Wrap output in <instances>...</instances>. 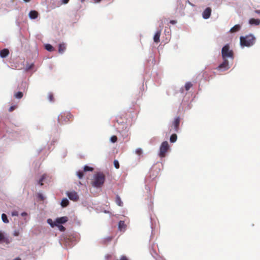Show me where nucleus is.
Listing matches in <instances>:
<instances>
[{
	"instance_id": "obj_1",
	"label": "nucleus",
	"mask_w": 260,
	"mask_h": 260,
	"mask_svg": "<svg viewBox=\"0 0 260 260\" xmlns=\"http://www.w3.org/2000/svg\"><path fill=\"white\" fill-rule=\"evenodd\" d=\"M105 181V175L102 172H98L94 175L91 184L95 187H101Z\"/></svg>"
},
{
	"instance_id": "obj_2",
	"label": "nucleus",
	"mask_w": 260,
	"mask_h": 260,
	"mask_svg": "<svg viewBox=\"0 0 260 260\" xmlns=\"http://www.w3.org/2000/svg\"><path fill=\"white\" fill-rule=\"evenodd\" d=\"M240 45L242 47H250L252 46L255 41V38L252 35L240 38Z\"/></svg>"
},
{
	"instance_id": "obj_3",
	"label": "nucleus",
	"mask_w": 260,
	"mask_h": 260,
	"mask_svg": "<svg viewBox=\"0 0 260 260\" xmlns=\"http://www.w3.org/2000/svg\"><path fill=\"white\" fill-rule=\"evenodd\" d=\"M221 55L222 59H227V58H230L232 60L234 59L233 51L230 49V46L228 44L225 45L222 48Z\"/></svg>"
},
{
	"instance_id": "obj_4",
	"label": "nucleus",
	"mask_w": 260,
	"mask_h": 260,
	"mask_svg": "<svg viewBox=\"0 0 260 260\" xmlns=\"http://www.w3.org/2000/svg\"><path fill=\"white\" fill-rule=\"evenodd\" d=\"M73 119V115L70 112L61 113L58 117V122L63 124Z\"/></svg>"
},
{
	"instance_id": "obj_5",
	"label": "nucleus",
	"mask_w": 260,
	"mask_h": 260,
	"mask_svg": "<svg viewBox=\"0 0 260 260\" xmlns=\"http://www.w3.org/2000/svg\"><path fill=\"white\" fill-rule=\"evenodd\" d=\"M169 149V145L167 141L163 142L159 148V156L160 157H164L166 156V153Z\"/></svg>"
},
{
	"instance_id": "obj_6",
	"label": "nucleus",
	"mask_w": 260,
	"mask_h": 260,
	"mask_svg": "<svg viewBox=\"0 0 260 260\" xmlns=\"http://www.w3.org/2000/svg\"><path fill=\"white\" fill-rule=\"evenodd\" d=\"M223 62L220 64L217 68L218 70L221 71H226L230 68L229 61L227 59H223Z\"/></svg>"
},
{
	"instance_id": "obj_7",
	"label": "nucleus",
	"mask_w": 260,
	"mask_h": 260,
	"mask_svg": "<svg viewBox=\"0 0 260 260\" xmlns=\"http://www.w3.org/2000/svg\"><path fill=\"white\" fill-rule=\"evenodd\" d=\"M67 194L69 198L73 201H77L79 199V196L77 193L75 191L68 192Z\"/></svg>"
},
{
	"instance_id": "obj_8",
	"label": "nucleus",
	"mask_w": 260,
	"mask_h": 260,
	"mask_svg": "<svg viewBox=\"0 0 260 260\" xmlns=\"http://www.w3.org/2000/svg\"><path fill=\"white\" fill-rule=\"evenodd\" d=\"M211 12L212 10L210 8H207L203 12V17L205 19H208L211 16Z\"/></svg>"
},
{
	"instance_id": "obj_9",
	"label": "nucleus",
	"mask_w": 260,
	"mask_h": 260,
	"mask_svg": "<svg viewBox=\"0 0 260 260\" xmlns=\"http://www.w3.org/2000/svg\"><path fill=\"white\" fill-rule=\"evenodd\" d=\"M180 119L179 117H178L175 119V120L173 123V125H174V129H175V132H178V131L179 126L180 124Z\"/></svg>"
},
{
	"instance_id": "obj_10",
	"label": "nucleus",
	"mask_w": 260,
	"mask_h": 260,
	"mask_svg": "<svg viewBox=\"0 0 260 260\" xmlns=\"http://www.w3.org/2000/svg\"><path fill=\"white\" fill-rule=\"evenodd\" d=\"M67 221H68V217L66 216H63V217L57 218L55 220V222L56 223H58V224H62V223H66Z\"/></svg>"
},
{
	"instance_id": "obj_11",
	"label": "nucleus",
	"mask_w": 260,
	"mask_h": 260,
	"mask_svg": "<svg viewBox=\"0 0 260 260\" xmlns=\"http://www.w3.org/2000/svg\"><path fill=\"white\" fill-rule=\"evenodd\" d=\"M160 34H161V30H158L155 33V34L154 35V36L153 37V40H154V42H155L156 43H158L159 42V41H160L159 38H160Z\"/></svg>"
},
{
	"instance_id": "obj_12",
	"label": "nucleus",
	"mask_w": 260,
	"mask_h": 260,
	"mask_svg": "<svg viewBox=\"0 0 260 260\" xmlns=\"http://www.w3.org/2000/svg\"><path fill=\"white\" fill-rule=\"evenodd\" d=\"M9 54V51L8 49H3L0 51V56L5 58L7 57Z\"/></svg>"
},
{
	"instance_id": "obj_13",
	"label": "nucleus",
	"mask_w": 260,
	"mask_h": 260,
	"mask_svg": "<svg viewBox=\"0 0 260 260\" xmlns=\"http://www.w3.org/2000/svg\"><path fill=\"white\" fill-rule=\"evenodd\" d=\"M249 22L251 25H258L260 24V19L251 18L249 20Z\"/></svg>"
},
{
	"instance_id": "obj_14",
	"label": "nucleus",
	"mask_w": 260,
	"mask_h": 260,
	"mask_svg": "<svg viewBox=\"0 0 260 260\" xmlns=\"http://www.w3.org/2000/svg\"><path fill=\"white\" fill-rule=\"evenodd\" d=\"M38 16V13L35 10L30 11L29 13V16L31 19H36Z\"/></svg>"
},
{
	"instance_id": "obj_15",
	"label": "nucleus",
	"mask_w": 260,
	"mask_h": 260,
	"mask_svg": "<svg viewBox=\"0 0 260 260\" xmlns=\"http://www.w3.org/2000/svg\"><path fill=\"white\" fill-rule=\"evenodd\" d=\"M241 28V26L239 24L235 25L234 26L232 27L230 29V32L232 33L236 32L238 31Z\"/></svg>"
},
{
	"instance_id": "obj_16",
	"label": "nucleus",
	"mask_w": 260,
	"mask_h": 260,
	"mask_svg": "<svg viewBox=\"0 0 260 260\" xmlns=\"http://www.w3.org/2000/svg\"><path fill=\"white\" fill-rule=\"evenodd\" d=\"M66 49V46L64 43H61L59 45L58 52L60 53H62Z\"/></svg>"
},
{
	"instance_id": "obj_17",
	"label": "nucleus",
	"mask_w": 260,
	"mask_h": 260,
	"mask_svg": "<svg viewBox=\"0 0 260 260\" xmlns=\"http://www.w3.org/2000/svg\"><path fill=\"white\" fill-rule=\"evenodd\" d=\"M126 225L124 221L120 220L118 223V228L120 230H124L125 229Z\"/></svg>"
},
{
	"instance_id": "obj_18",
	"label": "nucleus",
	"mask_w": 260,
	"mask_h": 260,
	"mask_svg": "<svg viewBox=\"0 0 260 260\" xmlns=\"http://www.w3.org/2000/svg\"><path fill=\"white\" fill-rule=\"evenodd\" d=\"M69 204L68 200L66 198L63 199L61 202V205L62 207H67Z\"/></svg>"
},
{
	"instance_id": "obj_19",
	"label": "nucleus",
	"mask_w": 260,
	"mask_h": 260,
	"mask_svg": "<svg viewBox=\"0 0 260 260\" xmlns=\"http://www.w3.org/2000/svg\"><path fill=\"white\" fill-rule=\"evenodd\" d=\"M116 203L119 206H122L123 205V203L121 200V199L119 196H117L115 199Z\"/></svg>"
},
{
	"instance_id": "obj_20",
	"label": "nucleus",
	"mask_w": 260,
	"mask_h": 260,
	"mask_svg": "<svg viewBox=\"0 0 260 260\" xmlns=\"http://www.w3.org/2000/svg\"><path fill=\"white\" fill-rule=\"evenodd\" d=\"M177 139V135L175 134H174L171 136L170 140L171 143H174L176 141Z\"/></svg>"
},
{
	"instance_id": "obj_21",
	"label": "nucleus",
	"mask_w": 260,
	"mask_h": 260,
	"mask_svg": "<svg viewBox=\"0 0 260 260\" xmlns=\"http://www.w3.org/2000/svg\"><path fill=\"white\" fill-rule=\"evenodd\" d=\"M23 94L21 91H18L15 93L14 96L16 99H21L23 97Z\"/></svg>"
},
{
	"instance_id": "obj_22",
	"label": "nucleus",
	"mask_w": 260,
	"mask_h": 260,
	"mask_svg": "<svg viewBox=\"0 0 260 260\" xmlns=\"http://www.w3.org/2000/svg\"><path fill=\"white\" fill-rule=\"evenodd\" d=\"M46 177H47L46 174H44L41 176V177L39 181V183L40 184V185H43V182L44 180V179L46 178Z\"/></svg>"
},
{
	"instance_id": "obj_23",
	"label": "nucleus",
	"mask_w": 260,
	"mask_h": 260,
	"mask_svg": "<svg viewBox=\"0 0 260 260\" xmlns=\"http://www.w3.org/2000/svg\"><path fill=\"white\" fill-rule=\"evenodd\" d=\"M2 219L4 222H5V223L9 222V220L8 219L7 215L4 213L2 214Z\"/></svg>"
},
{
	"instance_id": "obj_24",
	"label": "nucleus",
	"mask_w": 260,
	"mask_h": 260,
	"mask_svg": "<svg viewBox=\"0 0 260 260\" xmlns=\"http://www.w3.org/2000/svg\"><path fill=\"white\" fill-rule=\"evenodd\" d=\"M192 86V84L190 82H187L185 85V89L186 91H188Z\"/></svg>"
},
{
	"instance_id": "obj_25",
	"label": "nucleus",
	"mask_w": 260,
	"mask_h": 260,
	"mask_svg": "<svg viewBox=\"0 0 260 260\" xmlns=\"http://www.w3.org/2000/svg\"><path fill=\"white\" fill-rule=\"evenodd\" d=\"M48 98L50 102H54V101L53 94L51 92L49 93Z\"/></svg>"
},
{
	"instance_id": "obj_26",
	"label": "nucleus",
	"mask_w": 260,
	"mask_h": 260,
	"mask_svg": "<svg viewBox=\"0 0 260 260\" xmlns=\"http://www.w3.org/2000/svg\"><path fill=\"white\" fill-rule=\"evenodd\" d=\"M45 49L49 51H52L53 50V48L50 44H46L45 45Z\"/></svg>"
},
{
	"instance_id": "obj_27",
	"label": "nucleus",
	"mask_w": 260,
	"mask_h": 260,
	"mask_svg": "<svg viewBox=\"0 0 260 260\" xmlns=\"http://www.w3.org/2000/svg\"><path fill=\"white\" fill-rule=\"evenodd\" d=\"M93 170V169L91 167H90L89 166H84V172H87V171H92Z\"/></svg>"
},
{
	"instance_id": "obj_28",
	"label": "nucleus",
	"mask_w": 260,
	"mask_h": 260,
	"mask_svg": "<svg viewBox=\"0 0 260 260\" xmlns=\"http://www.w3.org/2000/svg\"><path fill=\"white\" fill-rule=\"evenodd\" d=\"M34 67V64L33 63H31V64H28L26 65V68H25V70L26 71H28L30 70H31Z\"/></svg>"
},
{
	"instance_id": "obj_29",
	"label": "nucleus",
	"mask_w": 260,
	"mask_h": 260,
	"mask_svg": "<svg viewBox=\"0 0 260 260\" xmlns=\"http://www.w3.org/2000/svg\"><path fill=\"white\" fill-rule=\"evenodd\" d=\"M136 153L138 155H141L143 153L142 149L140 148H137L136 150Z\"/></svg>"
},
{
	"instance_id": "obj_30",
	"label": "nucleus",
	"mask_w": 260,
	"mask_h": 260,
	"mask_svg": "<svg viewBox=\"0 0 260 260\" xmlns=\"http://www.w3.org/2000/svg\"><path fill=\"white\" fill-rule=\"evenodd\" d=\"M77 176L79 179H82L84 176V173L82 171H78L77 172Z\"/></svg>"
},
{
	"instance_id": "obj_31",
	"label": "nucleus",
	"mask_w": 260,
	"mask_h": 260,
	"mask_svg": "<svg viewBox=\"0 0 260 260\" xmlns=\"http://www.w3.org/2000/svg\"><path fill=\"white\" fill-rule=\"evenodd\" d=\"M111 141L112 142V143H115L117 141V138L116 136H113L111 137Z\"/></svg>"
},
{
	"instance_id": "obj_32",
	"label": "nucleus",
	"mask_w": 260,
	"mask_h": 260,
	"mask_svg": "<svg viewBox=\"0 0 260 260\" xmlns=\"http://www.w3.org/2000/svg\"><path fill=\"white\" fill-rule=\"evenodd\" d=\"M114 165L116 169H119V164L117 160H114Z\"/></svg>"
},
{
	"instance_id": "obj_33",
	"label": "nucleus",
	"mask_w": 260,
	"mask_h": 260,
	"mask_svg": "<svg viewBox=\"0 0 260 260\" xmlns=\"http://www.w3.org/2000/svg\"><path fill=\"white\" fill-rule=\"evenodd\" d=\"M17 108L16 106H12L9 109V111L11 112Z\"/></svg>"
},
{
	"instance_id": "obj_34",
	"label": "nucleus",
	"mask_w": 260,
	"mask_h": 260,
	"mask_svg": "<svg viewBox=\"0 0 260 260\" xmlns=\"http://www.w3.org/2000/svg\"><path fill=\"white\" fill-rule=\"evenodd\" d=\"M20 234V231L19 230H15L13 233V235L14 236H18Z\"/></svg>"
},
{
	"instance_id": "obj_35",
	"label": "nucleus",
	"mask_w": 260,
	"mask_h": 260,
	"mask_svg": "<svg viewBox=\"0 0 260 260\" xmlns=\"http://www.w3.org/2000/svg\"><path fill=\"white\" fill-rule=\"evenodd\" d=\"M5 239V236L3 233L0 232V242L3 241Z\"/></svg>"
},
{
	"instance_id": "obj_36",
	"label": "nucleus",
	"mask_w": 260,
	"mask_h": 260,
	"mask_svg": "<svg viewBox=\"0 0 260 260\" xmlns=\"http://www.w3.org/2000/svg\"><path fill=\"white\" fill-rule=\"evenodd\" d=\"M47 222H48L49 224H50V225H51V226L52 227H53V226H54V224L53 223L52 219H50V218H49V219H47Z\"/></svg>"
},
{
	"instance_id": "obj_37",
	"label": "nucleus",
	"mask_w": 260,
	"mask_h": 260,
	"mask_svg": "<svg viewBox=\"0 0 260 260\" xmlns=\"http://www.w3.org/2000/svg\"><path fill=\"white\" fill-rule=\"evenodd\" d=\"M70 0H61L62 4H67L69 3Z\"/></svg>"
},
{
	"instance_id": "obj_38",
	"label": "nucleus",
	"mask_w": 260,
	"mask_h": 260,
	"mask_svg": "<svg viewBox=\"0 0 260 260\" xmlns=\"http://www.w3.org/2000/svg\"><path fill=\"white\" fill-rule=\"evenodd\" d=\"M59 228L61 231H64L65 229H66L62 225H60L59 226Z\"/></svg>"
},
{
	"instance_id": "obj_39",
	"label": "nucleus",
	"mask_w": 260,
	"mask_h": 260,
	"mask_svg": "<svg viewBox=\"0 0 260 260\" xmlns=\"http://www.w3.org/2000/svg\"><path fill=\"white\" fill-rule=\"evenodd\" d=\"M3 242L6 243H9V240L7 238H5L3 241Z\"/></svg>"
},
{
	"instance_id": "obj_40",
	"label": "nucleus",
	"mask_w": 260,
	"mask_h": 260,
	"mask_svg": "<svg viewBox=\"0 0 260 260\" xmlns=\"http://www.w3.org/2000/svg\"><path fill=\"white\" fill-rule=\"evenodd\" d=\"M116 260H128V259L125 256H122L120 259H116Z\"/></svg>"
},
{
	"instance_id": "obj_41",
	"label": "nucleus",
	"mask_w": 260,
	"mask_h": 260,
	"mask_svg": "<svg viewBox=\"0 0 260 260\" xmlns=\"http://www.w3.org/2000/svg\"><path fill=\"white\" fill-rule=\"evenodd\" d=\"M12 214L13 216H17L18 215V212L17 211L12 212Z\"/></svg>"
},
{
	"instance_id": "obj_42",
	"label": "nucleus",
	"mask_w": 260,
	"mask_h": 260,
	"mask_svg": "<svg viewBox=\"0 0 260 260\" xmlns=\"http://www.w3.org/2000/svg\"><path fill=\"white\" fill-rule=\"evenodd\" d=\"M170 23L172 24H175L177 23V21L176 20H171Z\"/></svg>"
},
{
	"instance_id": "obj_43",
	"label": "nucleus",
	"mask_w": 260,
	"mask_h": 260,
	"mask_svg": "<svg viewBox=\"0 0 260 260\" xmlns=\"http://www.w3.org/2000/svg\"><path fill=\"white\" fill-rule=\"evenodd\" d=\"M255 13L258 14H260V10H256L255 11Z\"/></svg>"
},
{
	"instance_id": "obj_44",
	"label": "nucleus",
	"mask_w": 260,
	"mask_h": 260,
	"mask_svg": "<svg viewBox=\"0 0 260 260\" xmlns=\"http://www.w3.org/2000/svg\"><path fill=\"white\" fill-rule=\"evenodd\" d=\"M26 214H26V213H25V212H23V213H22L21 215H22V216H24L26 215Z\"/></svg>"
},
{
	"instance_id": "obj_45",
	"label": "nucleus",
	"mask_w": 260,
	"mask_h": 260,
	"mask_svg": "<svg viewBox=\"0 0 260 260\" xmlns=\"http://www.w3.org/2000/svg\"><path fill=\"white\" fill-rule=\"evenodd\" d=\"M13 260H21V258L20 257H16V258H15Z\"/></svg>"
},
{
	"instance_id": "obj_46",
	"label": "nucleus",
	"mask_w": 260,
	"mask_h": 260,
	"mask_svg": "<svg viewBox=\"0 0 260 260\" xmlns=\"http://www.w3.org/2000/svg\"><path fill=\"white\" fill-rule=\"evenodd\" d=\"M95 3H99L101 0H94Z\"/></svg>"
},
{
	"instance_id": "obj_47",
	"label": "nucleus",
	"mask_w": 260,
	"mask_h": 260,
	"mask_svg": "<svg viewBox=\"0 0 260 260\" xmlns=\"http://www.w3.org/2000/svg\"><path fill=\"white\" fill-rule=\"evenodd\" d=\"M24 1H25V2H29L30 0H23Z\"/></svg>"
},
{
	"instance_id": "obj_48",
	"label": "nucleus",
	"mask_w": 260,
	"mask_h": 260,
	"mask_svg": "<svg viewBox=\"0 0 260 260\" xmlns=\"http://www.w3.org/2000/svg\"><path fill=\"white\" fill-rule=\"evenodd\" d=\"M85 0H81V2H84Z\"/></svg>"
}]
</instances>
